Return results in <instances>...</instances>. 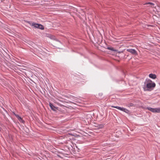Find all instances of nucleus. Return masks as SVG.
<instances>
[{
	"instance_id": "2eb2a0df",
	"label": "nucleus",
	"mask_w": 160,
	"mask_h": 160,
	"mask_svg": "<svg viewBox=\"0 0 160 160\" xmlns=\"http://www.w3.org/2000/svg\"><path fill=\"white\" fill-rule=\"evenodd\" d=\"M133 105V104L132 103H131L130 104V106H132Z\"/></svg>"
},
{
	"instance_id": "39448f33",
	"label": "nucleus",
	"mask_w": 160,
	"mask_h": 160,
	"mask_svg": "<svg viewBox=\"0 0 160 160\" xmlns=\"http://www.w3.org/2000/svg\"><path fill=\"white\" fill-rule=\"evenodd\" d=\"M49 105L51 109L54 111H55L57 109H58V107H55L53 105V104L51 103H49Z\"/></svg>"
},
{
	"instance_id": "9d476101",
	"label": "nucleus",
	"mask_w": 160,
	"mask_h": 160,
	"mask_svg": "<svg viewBox=\"0 0 160 160\" xmlns=\"http://www.w3.org/2000/svg\"><path fill=\"white\" fill-rule=\"evenodd\" d=\"M108 49H109V50H110L112 51H115V52H116L117 51V50H116V49H114L113 48H111V47H108Z\"/></svg>"
},
{
	"instance_id": "f03ea898",
	"label": "nucleus",
	"mask_w": 160,
	"mask_h": 160,
	"mask_svg": "<svg viewBox=\"0 0 160 160\" xmlns=\"http://www.w3.org/2000/svg\"><path fill=\"white\" fill-rule=\"evenodd\" d=\"M147 109L154 113H160V108H152L150 107H148Z\"/></svg>"
},
{
	"instance_id": "dca6fc26",
	"label": "nucleus",
	"mask_w": 160,
	"mask_h": 160,
	"mask_svg": "<svg viewBox=\"0 0 160 160\" xmlns=\"http://www.w3.org/2000/svg\"><path fill=\"white\" fill-rule=\"evenodd\" d=\"M1 129H2V128L0 127V131H1Z\"/></svg>"
},
{
	"instance_id": "1a4fd4ad",
	"label": "nucleus",
	"mask_w": 160,
	"mask_h": 160,
	"mask_svg": "<svg viewBox=\"0 0 160 160\" xmlns=\"http://www.w3.org/2000/svg\"><path fill=\"white\" fill-rule=\"evenodd\" d=\"M122 111L126 113H128L129 112V111L128 110L124 108H123Z\"/></svg>"
},
{
	"instance_id": "6e6552de",
	"label": "nucleus",
	"mask_w": 160,
	"mask_h": 160,
	"mask_svg": "<svg viewBox=\"0 0 160 160\" xmlns=\"http://www.w3.org/2000/svg\"><path fill=\"white\" fill-rule=\"evenodd\" d=\"M15 116L18 119V120H20L22 119L21 117L18 114H16L15 113L14 114Z\"/></svg>"
},
{
	"instance_id": "7ed1b4c3",
	"label": "nucleus",
	"mask_w": 160,
	"mask_h": 160,
	"mask_svg": "<svg viewBox=\"0 0 160 160\" xmlns=\"http://www.w3.org/2000/svg\"><path fill=\"white\" fill-rule=\"evenodd\" d=\"M32 25L35 28H39L41 30H43L44 29L43 26L40 24L33 22L32 23Z\"/></svg>"
},
{
	"instance_id": "9b49d317",
	"label": "nucleus",
	"mask_w": 160,
	"mask_h": 160,
	"mask_svg": "<svg viewBox=\"0 0 160 160\" xmlns=\"http://www.w3.org/2000/svg\"><path fill=\"white\" fill-rule=\"evenodd\" d=\"M145 4H146V5L149 4V5H154V3H152V2H146Z\"/></svg>"
},
{
	"instance_id": "0eeeda50",
	"label": "nucleus",
	"mask_w": 160,
	"mask_h": 160,
	"mask_svg": "<svg viewBox=\"0 0 160 160\" xmlns=\"http://www.w3.org/2000/svg\"><path fill=\"white\" fill-rule=\"evenodd\" d=\"M112 107H113V108H116L119 110H120L121 111H122L123 109V108H122V107H119V106H112Z\"/></svg>"
},
{
	"instance_id": "f257e3e1",
	"label": "nucleus",
	"mask_w": 160,
	"mask_h": 160,
	"mask_svg": "<svg viewBox=\"0 0 160 160\" xmlns=\"http://www.w3.org/2000/svg\"><path fill=\"white\" fill-rule=\"evenodd\" d=\"M155 83L149 79H146L143 86L144 91H151L155 87Z\"/></svg>"
},
{
	"instance_id": "20e7f679",
	"label": "nucleus",
	"mask_w": 160,
	"mask_h": 160,
	"mask_svg": "<svg viewBox=\"0 0 160 160\" xmlns=\"http://www.w3.org/2000/svg\"><path fill=\"white\" fill-rule=\"evenodd\" d=\"M127 51L128 52H130L132 54H134V55H136L137 54L136 51L134 49H128Z\"/></svg>"
},
{
	"instance_id": "f8f14e48",
	"label": "nucleus",
	"mask_w": 160,
	"mask_h": 160,
	"mask_svg": "<svg viewBox=\"0 0 160 160\" xmlns=\"http://www.w3.org/2000/svg\"><path fill=\"white\" fill-rule=\"evenodd\" d=\"M117 52L118 53H120L123 52L122 51H118V50Z\"/></svg>"
},
{
	"instance_id": "ddd939ff",
	"label": "nucleus",
	"mask_w": 160,
	"mask_h": 160,
	"mask_svg": "<svg viewBox=\"0 0 160 160\" xmlns=\"http://www.w3.org/2000/svg\"><path fill=\"white\" fill-rule=\"evenodd\" d=\"M71 142V141L68 140L67 141H66L65 142L67 143H68V142Z\"/></svg>"
},
{
	"instance_id": "4468645a",
	"label": "nucleus",
	"mask_w": 160,
	"mask_h": 160,
	"mask_svg": "<svg viewBox=\"0 0 160 160\" xmlns=\"http://www.w3.org/2000/svg\"><path fill=\"white\" fill-rule=\"evenodd\" d=\"M99 95L100 96H102V93H100L99 94Z\"/></svg>"
},
{
	"instance_id": "423d86ee",
	"label": "nucleus",
	"mask_w": 160,
	"mask_h": 160,
	"mask_svg": "<svg viewBox=\"0 0 160 160\" xmlns=\"http://www.w3.org/2000/svg\"><path fill=\"white\" fill-rule=\"evenodd\" d=\"M149 76V78L153 79H155L157 78L156 75L155 74L152 73L150 74Z\"/></svg>"
}]
</instances>
